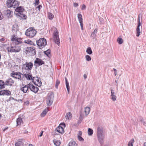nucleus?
<instances>
[{"mask_svg": "<svg viewBox=\"0 0 146 146\" xmlns=\"http://www.w3.org/2000/svg\"><path fill=\"white\" fill-rule=\"evenodd\" d=\"M97 134L98 140L101 146L104 144V137L103 134V129L98 127L97 129Z\"/></svg>", "mask_w": 146, "mask_h": 146, "instance_id": "1", "label": "nucleus"}, {"mask_svg": "<svg viewBox=\"0 0 146 146\" xmlns=\"http://www.w3.org/2000/svg\"><path fill=\"white\" fill-rule=\"evenodd\" d=\"M36 32L34 27H31L26 30L25 34L27 36L33 37L35 35Z\"/></svg>", "mask_w": 146, "mask_h": 146, "instance_id": "2", "label": "nucleus"}, {"mask_svg": "<svg viewBox=\"0 0 146 146\" xmlns=\"http://www.w3.org/2000/svg\"><path fill=\"white\" fill-rule=\"evenodd\" d=\"M20 3L16 0H7L6 2L7 5L8 7H13L15 8L19 6Z\"/></svg>", "mask_w": 146, "mask_h": 146, "instance_id": "3", "label": "nucleus"}, {"mask_svg": "<svg viewBox=\"0 0 146 146\" xmlns=\"http://www.w3.org/2000/svg\"><path fill=\"white\" fill-rule=\"evenodd\" d=\"M37 45L40 49L44 47L46 44V41L44 38H40L38 40L36 41Z\"/></svg>", "mask_w": 146, "mask_h": 146, "instance_id": "4", "label": "nucleus"}, {"mask_svg": "<svg viewBox=\"0 0 146 146\" xmlns=\"http://www.w3.org/2000/svg\"><path fill=\"white\" fill-rule=\"evenodd\" d=\"M58 33V30L54 31L53 34V37L54 42L59 46L60 42Z\"/></svg>", "mask_w": 146, "mask_h": 146, "instance_id": "5", "label": "nucleus"}, {"mask_svg": "<svg viewBox=\"0 0 146 146\" xmlns=\"http://www.w3.org/2000/svg\"><path fill=\"white\" fill-rule=\"evenodd\" d=\"M26 54H31V56H34L36 54V51L34 47H27L25 48Z\"/></svg>", "mask_w": 146, "mask_h": 146, "instance_id": "6", "label": "nucleus"}, {"mask_svg": "<svg viewBox=\"0 0 146 146\" xmlns=\"http://www.w3.org/2000/svg\"><path fill=\"white\" fill-rule=\"evenodd\" d=\"M22 74L20 72H17L15 71H13L11 74V76L19 80H21V76Z\"/></svg>", "mask_w": 146, "mask_h": 146, "instance_id": "7", "label": "nucleus"}, {"mask_svg": "<svg viewBox=\"0 0 146 146\" xmlns=\"http://www.w3.org/2000/svg\"><path fill=\"white\" fill-rule=\"evenodd\" d=\"M7 49L8 52H19L21 50V48L19 47L17 48L15 46H11L10 48L9 47H7Z\"/></svg>", "mask_w": 146, "mask_h": 146, "instance_id": "8", "label": "nucleus"}, {"mask_svg": "<svg viewBox=\"0 0 146 146\" xmlns=\"http://www.w3.org/2000/svg\"><path fill=\"white\" fill-rule=\"evenodd\" d=\"M33 66V64L32 62H26L25 64L23 65V68L25 70L30 71L32 69Z\"/></svg>", "mask_w": 146, "mask_h": 146, "instance_id": "9", "label": "nucleus"}, {"mask_svg": "<svg viewBox=\"0 0 146 146\" xmlns=\"http://www.w3.org/2000/svg\"><path fill=\"white\" fill-rule=\"evenodd\" d=\"M28 85L29 89L31 91L34 92L35 93H36L39 90L38 88L35 87L33 85L30 83L28 84Z\"/></svg>", "mask_w": 146, "mask_h": 146, "instance_id": "10", "label": "nucleus"}, {"mask_svg": "<svg viewBox=\"0 0 146 146\" xmlns=\"http://www.w3.org/2000/svg\"><path fill=\"white\" fill-rule=\"evenodd\" d=\"M11 94V92L8 90H3L0 91V96H9Z\"/></svg>", "mask_w": 146, "mask_h": 146, "instance_id": "11", "label": "nucleus"}, {"mask_svg": "<svg viewBox=\"0 0 146 146\" xmlns=\"http://www.w3.org/2000/svg\"><path fill=\"white\" fill-rule=\"evenodd\" d=\"M22 85L23 87L20 88V90L24 93L29 92V90L28 89L29 87L28 84L27 85H26L23 84Z\"/></svg>", "mask_w": 146, "mask_h": 146, "instance_id": "12", "label": "nucleus"}, {"mask_svg": "<svg viewBox=\"0 0 146 146\" xmlns=\"http://www.w3.org/2000/svg\"><path fill=\"white\" fill-rule=\"evenodd\" d=\"M36 81L37 82L36 83L39 84V86H40L41 85V82L40 78H38V77H33L32 79V81L33 83L35 85H36L35 84Z\"/></svg>", "mask_w": 146, "mask_h": 146, "instance_id": "13", "label": "nucleus"}, {"mask_svg": "<svg viewBox=\"0 0 146 146\" xmlns=\"http://www.w3.org/2000/svg\"><path fill=\"white\" fill-rule=\"evenodd\" d=\"M35 65H36V64H38V66H41L42 64H44L45 63L44 61L41 59L36 58V60L34 61Z\"/></svg>", "mask_w": 146, "mask_h": 146, "instance_id": "14", "label": "nucleus"}, {"mask_svg": "<svg viewBox=\"0 0 146 146\" xmlns=\"http://www.w3.org/2000/svg\"><path fill=\"white\" fill-rule=\"evenodd\" d=\"M138 25L137 27V29H136V32H137V35L136 36L137 37H138L140 35V28L139 27L141 25V23H140V17H139V15L138 16Z\"/></svg>", "mask_w": 146, "mask_h": 146, "instance_id": "15", "label": "nucleus"}, {"mask_svg": "<svg viewBox=\"0 0 146 146\" xmlns=\"http://www.w3.org/2000/svg\"><path fill=\"white\" fill-rule=\"evenodd\" d=\"M15 11L17 13H23L25 11V9L22 6H18L15 9Z\"/></svg>", "mask_w": 146, "mask_h": 146, "instance_id": "16", "label": "nucleus"}, {"mask_svg": "<svg viewBox=\"0 0 146 146\" xmlns=\"http://www.w3.org/2000/svg\"><path fill=\"white\" fill-rule=\"evenodd\" d=\"M14 80L11 78H9L7 80L5 81V85L6 86H11L14 83Z\"/></svg>", "mask_w": 146, "mask_h": 146, "instance_id": "17", "label": "nucleus"}, {"mask_svg": "<svg viewBox=\"0 0 146 146\" xmlns=\"http://www.w3.org/2000/svg\"><path fill=\"white\" fill-rule=\"evenodd\" d=\"M31 72L30 71H29L28 72H27V74H24L23 75L28 80H32L33 78L32 75L30 74V73Z\"/></svg>", "mask_w": 146, "mask_h": 146, "instance_id": "18", "label": "nucleus"}, {"mask_svg": "<svg viewBox=\"0 0 146 146\" xmlns=\"http://www.w3.org/2000/svg\"><path fill=\"white\" fill-rule=\"evenodd\" d=\"M16 15L17 16L20 17L21 20H25L27 18V16L23 13H17L16 14Z\"/></svg>", "mask_w": 146, "mask_h": 146, "instance_id": "19", "label": "nucleus"}, {"mask_svg": "<svg viewBox=\"0 0 146 146\" xmlns=\"http://www.w3.org/2000/svg\"><path fill=\"white\" fill-rule=\"evenodd\" d=\"M57 132L60 133H64V129L63 127L60 125L58 126L55 129Z\"/></svg>", "mask_w": 146, "mask_h": 146, "instance_id": "20", "label": "nucleus"}, {"mask_svg": "<svg viewBox=\"0 0 146 146\" xmlns=\"http://www.w3.org/2000/svg\"><path fill=\"white\" fill-rule=\"evenodd\" d=\"M54 98V93L52 92L48 94L47 99L53 101Z\"/></svg>", "mask_w": 146, "mask_h": 146, "instance_id": "21", "label": "nucleus"}, {"mask_svg": "<svg viewBox=\"0 0 146 146\" xmlns=\"http://www.w3.org/2000/svg\"><path fill=\"white\" fill-rule=\"evenodd\" d=\"M97 30L98 29L96 28L94 30V31L92 33L90 36V37L92 39H94L96 37Z\"/></svg>", "mask_w": 146, "mask_h": 146, "instance_id": "22", "label": "nucleus"}, {"mask_svg": "<svg viewBox=\"0 0 146 146\" xmlns=\"http://www.w3.org/2000/svg\"><path fill=\"white\" fill-rule=\"evenodd\" d=\"M12 29L13 31L17 32L19 30V27L18 25L16 24H14L13 26Z\"/></svg>", "mask_w": 146, "mask_h": 146, "instance_id": "23", "label": "nucleus"}, {"mask_svg": "<svg viewBox=\"0 0 146 146\" xmlns=\"http://www.w3.org/2000/svg\"><path fill=\"white\" fill-rule=\"evenodd\" d=\"M4 14L8 17H10L11 15V11L9 10H7L4 11Z\"/></svg>", "mask_w": 146, "mask_h": 146, "instance_id": "24", "label": "nucleus"}, {"mask_svg": "<svg viewBox=\"0 0 146 146\" xmlns=\"http://www.w3.org/2000/svg\"><path fill=\"white\" fill-rule=\"evenodd\" d=\"M5 82H4V81L2 80H0V88L1 89L5 88Z\"/></svg>", "mask_w": 146, "mask_h": 146, "instance_id": "25", "label": "nucleus"}, {"mask_svg": "<svg viewBox=\"0 0 146 146\" xmlns=\"http://www.w3.org/2000/svg\"><path fill=\"white\" fill-rule=\"evenodd\" d=\"M17 126L21 125V123H23V122L21 117H19L17 119L16 121Z\"/></svg>", "mask_w": 146, "mask_h": 146, "instance_id": "26", "label": "nucleus"}, {"mask_svg": "<svg viewBox=\"0 0 146 146\" xmlns=\"http://www.w3.org/2000/svg\"><path fill=\"white\" fill-rule=\"evenodd\" d=\"M77 144L74 141H71L68 144V146H77Z\"/></svg>", "mask_w": 146, "mask_h": 146, "instance_id": "27", "label": "nucleus"}, {"mask_svg": "<svg viewBox=\"0 0 146 146\" xmlns=\"http://www.w3.org/2000/svg\"><path fill=\"white\" fill-rule=\"evenodd\" d=\"M17 38L15 34L11 36V40L13 41V42H15V43H16L17 41Z\"/></svg>", "mask_w": 146, "mask_h": 146, "instance_id": "28", "label": "nucleus"}, {"mask_svg": "<svg viewBox=\"0 0 146 146\" xmlns=\"http://www.w3.org/2000/svg\"><path fill=\"white\" fill-rule=\"evenodd\" d=\"M53 142L54 145L56 146H59L60 142L57 140L54 139L53 140Z\"/></svg>", "mask_w": 146, "mask_h": 146, "instance_id": "29", "label": "nucleus"}, {"mask_svg": "<svg viewBox=\"0 0 146 146\" xmlns=\"http://www.w3.org/2000/svg\"><path fill=\"white\" fill-rule=\"evenodd\" d=\"M48 110V109H45L41 114V116L42 117H44L47 113Z\"/></svg>", "mask_w": 146, "mask_h": 146, "instance_id": "30", "label": "nucleus"}, {"mask_svg": "<svg viewBox=\"0 0 146 146\" xmlns=\"http://www.w3.org/2000/svg\"><path fill=\"white\" fill-rule=\"evenodd\" d=\"M90 111V108L89 107H86L85 109L84 112L85 114L87 115L89 113Z\"/></svg>", "mask_w": 146, "mask_h": 146, "instance_id": "31", "label": "nucleus"}, {"mask_svg": "<svg viewBox=\"0 0 146 146\" xmlns=\"http://www.w3.org/2000/svg\"><path fill=\"white\" fill-rule=\"evenodd\" d=\"M86 52L89 54H91L92 53V51L91 48L89 47H88L86 50Z\"/></svg>", "mask_w": 146, "mask_h": 146, "instance_id": "32", "label": "nucleus"}, {"mask_svg": "<svg viewBox=\"0 0 146 146\" xmlns=\"http://www.w3.org/2000/svg\"><path fill=\"white\" fill-rule=\"evenodd\" d=\"M53 101L52 100H50L47 99L46 100V104L47 106H50L52 104Z\"/></svg>", "mask_w": 146, "mask_h": 146, "instance_id": "33", "label": "nucleus"}, {"mask_svg": "<svg viewBox=\"0 0 146 146\" xmlns=\"http://www.w3.org/2000/svg\"><path fill=\"white\" fill-rule=\"evenodd\" d=\"M117 42L119 44H121L123 43V40L121 38L118 37L117 38Z\"/></svg>", "mask_w": 146, "mask_h": 146, "instance_id": "34", "label": "nucleus"}, {"mask_svg": "<svg viewBox=\"0 0 146 146\" xmlns=\"http://www.w3.org/2000/svg\"><path fill=\"white\" fill-rule=\"evenodd\" d=\"M88 133L89 135H92L93 133V130L92 129L89 128L88 129Z\"/></svg>", "mask_w": 146, "mask_h": 146, "instance_id": "35", "label": "nucleus"}, {"mask_svg": "<svg viewBox=\"0 0 146 146\" xmlns=\"http://www.w3.org/2000/svg\"><path fill=\"white\" fill-rule=\"evenodd\" d=\"M134 141V139H131L128 143V146H133V144Z\"/></svg>", "mask_w": 146, "mask_h": 146, "instance_id": "36", "label": "nucleus"}, {"mask_svg": "<svg viewBox=\"0 0 146 146\" xmlns=\"http://www.w3.org/2000/svg\"><path fill=\"white\" fill-rule=\"evenodd\" d=\"M25 43L28 44L35 45V44H34L33 42L31 40H25Z\"/></svg>", "mask_w": 146, "mask_h": 146, "instance_id": "37", "label": "nucleus"}, {"mask_svg": "<svg viewBox=\"0 0 146 146\" xmlns=\"http://www.w3.org/2000/svg\"><path fill=\"white\" fill-rule=\"evenodd\" d=\"M78 18L79 22L82 21V16L81 14L79 13L78 14Z\"/></svg>", "mask_w": 146, "mask_h": 146, "instance_id": "38", "label": "nucleus"}, {"mask_svg": "<svg viewBox=\"0 0 146 146\" xmlns=\"http://www.w3.org/2000/svg\"><path fill=\"white\" fill-rule=\"evenodd\" d=\"M54 17V15L51 13L49 12L48 13V18L50 19H52Z\"/></svg>", "mask_w": 146, "mask_h": 146, "instance_id": "39", "label": "nucleus"}, {"mask_svg": "<svg viewBox=\"0 0 146 146\" xmlns=\"http://www.w3.org/2000/svg\"><path fill=\"white\" fill-rule=\"evenodd\" d=\"M50 50L49 49H48L47 50L45 51H44V54L46 55L47 56L49 57L48 55L50 54Z\"/></svg>", "mask_w": 146, "mask_h": 146, "instance_id": "40", "label": "nucleus"}, {"mask_svg": "<svg viewBox=\"0 0 146 146\" xmlns=\"http://www.w3.org/2000/svg\"><path fill=\"white\" fill-rule=\"evenodd\" d=\"M72 115V114L70 112H69L68 113H66V118L69 119Z\"/></svg>", "mask_w": 146, "mask_h": 146, "instance_id": "41", "label": "nucleus"}, {"mask_svg": "<svg viewBox=\"0 0 146 146\" xmlns=\"http://www.w3.org/2000/svg\"><path fill=\"white\" fill-rule=\"evenodd\" d=\"M17 41L16 43V44H19L22 43V39L21 38H17Z\"/></svg>", "mask_w": 146, "mask_h": 146, "instance_id": "42", "label": "nucleus"}, {"mask_svg": "<svg viewBox=\"0 0 146 146\" xmlns=\"http://www.w3.org/2000/svg\"><path fill=\"white\" fill-rule=\"evenodd\" d=\"M66 88L67 89V91H68V93L69 94L70 89L69 82L68 83H66Z\"/></svg>", "mask_w": 146, "mask_h": 146, "instance_id": "43", "label": "nucleus"}, {"mask_svg": "<svg viewBox=\"0 0 146 146\" xmlns=\"http://www.w3.org/2000/svg\"><path fill=\"white\" fill-rule=\"evenodd\" d=\"M111 99L114 102L116 100V97L115 95H111Z\"/></svg>", "mask_w": 146, "mask_h": 146, "instance_id": "44", "label": "nucleus"}, {"mask_svg": "<svg viewBox=\"0 0 146 146\" xmlns=\"http://www.w3.org/2000/svg\"><path fill=\"white\" fill-rule=\"evenodd\" d=\"M84 118L83 115L81 114H80V116L79 118V121L78 122L80 123Z\"/></svg>", "mask_w": 146, "mask_h": 146, "instance_id": "45", "label": "nucleus"}, {"mask_svg": "<svg viewBox=\"0 0 146 146\" xmlns=\"http://www.w3.org/2000/svg\"><path fill=\"white\" fill-rule=\"evenodd\" d=\"M60 83V81L58 80H57L56 82L55 87L57 89L58 87V86Z\"/></svg>", "mask_w": 146, "mask_h": 146, "instance_id": "46", "label": "nucleus"}, {"mask_svg": "<svg viewBox=\"0 0 146 146\" xmlns=\"http://www.w3.org/2000/svg\"><path fill=\"white\" fill-rule=\"evenodd\" d=\"M22 142L20 141L17 142H16L15 144V146H21V145L22 144Z\"/></svg>", "mask_w": 146, "mask_h": 146, "instance_id": "47", "label": "nucleus"}, {"mask_svg": "<svg viewBox=\"0 0 146 146\" xmlns=\"http://www.w3.org/2000/svg\"><path fill=\"white\" fill-rule=\"evenodd\" d=\"M86 60L87 61H89L91 60V57L88 55H87L85 56Z\"/></svg>", "mask_w": 146, "mask_h": 146, "instance_id": "48", "label": "nucleus"}, {"mask_svg": "<svg viewBox=\"0 0 146 146\" xmlns=\"http://www.w3.org/2000/svg\"><path fill=\"white\" fill-rule=\"evenodd\" d=\"M35 2L34 3L35 6L37 5L39 3V0H35Z\"/></svg>", "mask_w": 146, "mask_h": 146, "instance_id": "49", "label": "nucleus"}, {"mask_svg": "<svg viewBox=\"0 0 146 146\" xmlns=\"http://www.w3.org/2000/svg\"><path fill=\"white\" fill-rule=\"evenodd\" d=\"M78 140L80 141H84V139L81 136L77 137Z\"/></svg>", "mask_w": 146, "mask_h": 146, "instance_id": "50", "label": "nucleus"}, {"mask_svg": "<svg viewBox=\"0 0 146 146\" xmlns=\"http://www.w3.org/2000/svg\"><path fill=\"white\" fill-rule=\"evenodd\" d=\"M111 95H115V93L114 92V90H113L111 88Z\"/></svg>", "mask_w": 146, "mask_h": 146, "instance_id": "51", "label": "nucleus"}, {"mask_svg": "<svg viewBox=\"0 0 146 146\" xmlns=\"http://www.w3.org/2000/svg\"><path fill=\"white\" fill-rule=\"evenodd\" d=\"M42 8V6L41 5H39L37 7H36V8L38 9V10L39 11H40V9Z\"/></svg>", "mask_w": 146, "mask_h": 146, "instance_id": "52", "label": "nucleus"}, {"mask_svg": "<svg viewBox=\"0 0 146 146\" xmlns=\"http://www.w3.org/2000/svg\"><path fill=\"white\" fill-rule=\"evenodd\" d=\"M82 135V132L81 131H78V134L77 137H79V136H81Z\"/></svg>", "mask_w": 146, "mask_h": 146, "instance_id": "53", "label": "nucleus"}, {"mask_svg": "<svg viewBox=\"0 0 146 146\" xmlns=\"http://www.w3.org/2000/svg\"><path fill=\"white\" fill-rule=\"evenodd\" d=\"M12 100H15V99L13 97H10L9 99H8L7 102L10 101H11Z\"/></svg>", "mask_w": 146, "mask_h": 146, "instance_id": "54", "label": "nucleus"}, {"mask_svg": "<svg viewBox=\"0 0 146 146\" xmlns=\"http://www.w3.org/2000/svg\"><path fill=\"white\" fill-rule=\"evenodd\" d=\"M86 6L85 5L83 4L82 5V7L81 8L82 10H85L86 9Z\"/></svg>", "mask_w": 146, "mask_h": 146, "instance_id": "55", "label": "nucleus"}, {"mask_svg": "<svg viewBox=\"0 0 146 146\" xmlns=\"http://www.w3.org/2000/svg\"><path fill=\"white\" fill-rule=\"evenodd\" d=\"M74 6L75 7H76L78 6V3H73Z\"/></svg>", "mask_w": 146, "mask_h": 146, "instance_id": "56", "label": "nucleus"}, {"mask_svg": "<svg viewBox=\"0 0 146 146\" xmlns=\"http://www.w3.org/2000/svg\"><path fill=\"white\" fill-rule=\"evenodd\" d=\"M25 104L26 105H29V101H27L25 102Z\"/></svg>", "mask_w": 146, "mask_h": 146, "instance_id": "57", "label": "nucleus"}, {"mask_svg": "<svg viewBox=\"0 0 146 146\" xmlns=\"http://www.w3.org/2000/svg\"><path fill=\"white\" fill-rule=\"evenodd\" d=\"M113 70L114 71V74L115 76H116L117 75V70L115 68H113Z\"/></svg>", "mask_w": 146, "mask_h": 146, "instance_id": "58", "label": "nucleus"}, {"mask_svg": "<svg viewBox=\"0 0 146 146\" xmlns=\"http://www.w3.org/2000/svg\"><path fill=\"white\" fill-rule=\"evenodd\" d=\"M62 125L64 127H65V126H66V125H65V124L64 123H60V125Z\"/></svg>", "mask_w": 146, "mask_h": 146, "instance_id": "59", "label": "nucleus"}, {"mask_svg": "<svg viewBox=\"0 0 146 146\" xmlns=\"http://www.w3.org/2000/svg\"><path fill=\"white\" fill-rule=\"evenodd\" d=\"M82 22L83 21L79 22V23H80V25L81 27L83 26V23Z\"/></svg>", "mask_w": 146, "mask_h": 146, "instance_id": "60", "label": "nucleus"}, {"mask_svg": "<svg viewBox=\"0 0 146 146\" xmlns=\"http://www.w3.org/2000/svg\"><path fill=\"white\" fill-rule=\"evenodd\" d=\"M84 77L85 79H86L87 77V75L86 74H84Z\"/></svg>", "mask_w": 146, "mask_h": 146, "instance_id": "61", "label": "nucleus"}, {"mask_svg": "<svg viewBox=\"0 0 146 146\" xmlns=\"http://www.w3.org/2000/svg\"><path fill=\"white\" fill-rule=\"evenodd\" d=\"M65 80L66 83H68V80L66 77H65Z\"/></svg>", "mask_w": 146, "mask_h": 146, "instance_id": "62", "label": "nucleus"}, {"mask_svg": "<svg viewBox=\"0 0 146 146\" xmlns=\"http://www.w3.org/2000/svg\"><path fill=\"white\" fill-rule=\"evenodd\" d=\"M43 131H41L40 135H39L40 137H41L42 136L43 133Z\"/></svg>", "mask_w": 146, "mask_h": 146, "instance_id": "63", "label": "nucleus"}, {"mask_svg": "<svg viewBox=\"0 0 146 146\" xmlns=\"http://www.w3.org/2000/svg\"><path fill=\"white\" fill-rule=\"evenodd\" d=\"M142 123L145 126H146V122H145V121H143Z\"/></svg>", "mask_w": 146, "mask_h": 146, "instance_id": "64", "label": "nucleus"}]
</instances>
